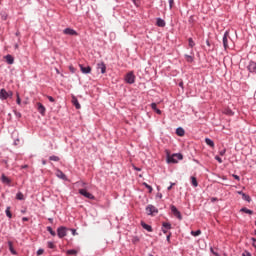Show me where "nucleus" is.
<instances>
[{
    "mask_svg": "<svg viewBox=\"0 0 256 256\" xmlns=\"http://www.w3.org/2000/svg\"><path fill=\"white\" fill-rule=\"evenodd\" d=\"M228 38H229V31H226L223 35V47H224V49H229Z\"/></svg>",
    "mask_w": 256,
    "mask_h": 256,
    "instance_id": "9",
    "label": "nucleus"
},
{
    "mask_svg": "<svg viewBox=\"0 0 256 256\" xmlns=\"http://www.w3.org/2000/svg\"><path fill=\"white\" fill-rule=\"evenodd\" d=\"M125 81L129 85H133V83H135V74H133V72H129L125 77Z\"/></svg>",
    "mask_w": 256,
    "mask_h": 256,
    "instance_id": "5",
    "label": "nucleus"
},
{
    "mask_svg": "<svg viewBox=\"0 0 256 256\" xmlns=\"http://www.w3.org/2000/svg\"><path fill=\"white\" fill-rule=\"evenodd\" d=\"M22 221H23V222L29 221V218H28V217H23V218H22Z\"/></svg>",
    "mask_w": 256,
    "mask_h": 256,
    "instance_id": "53",
    "label": "nucleus"
},
{
    "mask_svg": "<svg viewBox=\"0 0 256 256\" xmlns=\"http://www.w3.org/2000/svg\"><path fill=\"white\" fill-rule=\"evenodd\" d=\"M166 241H168V243L171 241V232L166 236Z\"/></svg>",
    "mask_w": 256,
    "mask_h": 256,
    "instance_id": "46",
    "label": "nucleus"
},
{
    "mask_svg": "<svg viewBox=\"0 0 256 256\" xmlns=\"http://www.w3.org/2000/svg\"><path fill=\"white\" fill-rule=\"evenodd\" d=\"M101 71L102 75H105L107 72V65H105V62H100L97 64V71Z\"/></svg>",
    "mask_w": 256,
    "mask_h": 256,
    "instance_id": "8",
    "label": "nucleus"
},
{
    "mask_svg": "<svg viewBox=\"0 0 256 256\" xmlns=\"http://www.w3.org/2000/svg\"><path fill=\"white\" fill-rule=\"evenodd\" d=\"M185 58H186V61H187L188 63H193V58H192V56H190V55H185Z\"/></svg>",
    "mask_w": 256,
    "mask_h": 256,
    "instance_id": "36",
    "label": "nucleus"
},
{
    "mask_svg": "<svg viewBox=\"0 0 256 256\" xmlns=\"http://www.w3.org/2000/svg\"><path fill=\"white\" fill-rule=\"evenodd\" d=\"M247 69H248L249 73H256V62L250 61L247 66Z\"/></svg>",
    "mask_w": 256,
    "mask_h": 256,
    "instance_id": "12",
    "label": "nucleus"
},
{
    "mask_svg": "<svg viewBox=\"0 0 256 256\" xmlns=\"http://www.w3.org/2000/svg\"><path fill=\"white\" fill-rule=\"evenodd\" d=\"M242 256H251V254L248 251H245L244 253H242Z\"/></svg>",
    "mask_w": 256,
    "mask_h": 256,
    "instance_id": "51",
    "label": "nucleus"
},
{
    "mask_svg": "<svg viewBox=\"0 0 256 256\" xmlns=\"http://www.w3.org/2000/svg\"><path fill=\"white\" fill-rule=\"evenodd\" d=\"M5 213H6V216H8L9 219H11L13 217V214L11 213V207L10 206H8L6 208Z\"/></svg>",
    "mask_w": 256,
    "mask_h": 256,
    "instance_id": "27",
    "label": "nucleus"
},
{
    "mask_svg": "<svg viewBox=\"0 0 256 256\" xmlns=\"http://www.w3.org/2000/svg\"><path fill=\"white\" fill-rule=\"evenodd\" d=\"M141 227H143V229L148 231V233H152L153 232V227H151V225L145 223L144 221H141Z\"/></svg>",
    "mask_w": 256,
    "mask_h": 256,
    "instance_id": "17",
    "label": "nucleus"
},
{
    "mask_svg": "<svg viewBox=\"0 0 256 256\" xmlns=\"http://www.w3.org/2000/svg\"><path fill=\"white\" fill-rule=\"evenodd\" d=\"M156 197H158V199H163V194L157 193V194H156Z\"/></svg>",
    "mask_w": 256,
    "mask_h": 256,
    "instance_id": "50",
    "label": "nucleus"
},
{
    "mask_svg": "<svg viewBox=\"0 0 256 256\" xmlns=\"http://www.w3.org/2000/svg\"><path fill=\"white\" fill-rule=\"evenodd\" d=\"M19 141V139H16L15 141H14V145H17V142Z\"/></svg>",
    "mask_w": 256,
    "mask_h": 256,
    "instance_id": "62",
    "label": "nucleus"
},
{
    "mask_svg": "<svg viewBox=\"0 0 256 256\" xmlns=\"http://www.w3.org/2000/svg\"><path fill=\"white\" fill-rule=\"evenodd\" d=\"M232 177H234L236 181H241V177H239L237 174H233Z\"/></svg>",
    "mask_w": 256,
    "mask_h": 256,
    "instance_id": "45",
    "label": "nucleus"
},
{
    "mask_svg": "<svg viewBox=\"0 0 256 256\" xmlns=\"http://www.w3.org/2000/svg\"><path fill=\"white\" fill-rule=\"evenodd\" d=\"M16 199H18V201H23L25 199V196L21 192H18L16 194Z\"/></svg>",
    "mask_w": 256,
    "mask_h": 256,
    "instance_id": "30",
    "label": "nucleus"
},
{
    "mask_svg": "<svg viewBox=\"0 0 256 256\" xmlns=\"http://www.w3.org/2000/svg\"><path fill=\"white\" fill-rule=\"evenodd\" d=\"M215 160L218 161V163H223V159L219 156H215Z\"/></svg>",
    "mask_w": 256,
    "mask_h": 256,
    "instance_id": "43",
    "label": "nucleus"
},
{
    "mask_svg": "<svg viewBox=\"0 0 256 256\" xmlns=\"http://www.w3.org/2000/svg\"><path fill=\"white\" fill-rule=\"evenodd\" d=\"M0 181L4 184V185H11V180L9 179V177H7L5 174H2Z\"/></svg>",
    "mask_w": 256,
    "mask_h": 256,
    "instance_id": "15",
    "label": "nucleus"
},
{
    "mask_svg": "<svg viewBox=\"0 0 256 256\" xmlns=\"http://www.w3.org/2000/svg\"><path fill=\"white\" fill-rule=\"evenodd\" d=\"M188 44H189V47H191L192 49L193 47H195V41H193V38L188 39Z\"/></svg>",
    "mask_w": 256,
    "mask_h": 256,
    "instance_id": "34",
    "label": "nucleus"
},
{
    "mask_svg": "<svg viewBox=\"0 0 256 256\" xmlns=\"http://www.w3.org/2000/svg\"><path fill=\"white\" fill-rule=\"evenodd\" d=\"M225 113H226V115H233V110L227 109V110L225 111Z\"/></svg>",
    "mask_w": 256,
    "mask_h": 256,
    "instance_id": "42",
    "label": "nucleus"
},
{
    "mask_svg": "<svg viewBox=\"0 0 256 256\" xmlns=\"http://www.w3.org/2000/svg\"><path fill=\"white\" fill-rule=\"evenodd\" d=\"M57 235L59 239H63V237H67V227L60 226L57 228Z\"/></svg>",
    "mask_w": 256,
    "mask_h": 256,
    "instance_id": "4",
    "label": "nucleus"
},
{
    "mask_svg": "<svg viewBox=\"0 0 256 256\" xmlns=\"http://www.w3.org/2000/svg\"><path fill=\"white\" fill-rule=\"evenodd\" d=\"M49 160L57 162V161H60V158H59V156L52 155V156L49 157Z\"/></svg>",
    "mask_w": 256,
    "mask_h": 256,
    "instance_id": "35",
    "label": "nucleus"
},
{
    "mask_svg": "<svg viewBox=\"0 0 256 256\" xmlns=\"http://www.w3.org/2000/svg\"><path fill=\"white\" fill-rule=\"evenodd\" d=\"M168 231H169L168 229H165L164 227H162V232H163V233L166 234Z\"/></svg>",
    "mask_w": 256,
    "mask_h": 256,
    "instance_id": "52",
    "label": "nucleus"
},
{
    "mask_svg": "<svg viewBox=\"0 0 256 256\" xmlns=\"http://www.w3.org/2000/svg\"><path fill=\"white\" fill-rule=\"evenodd\" d=\"M5 59L8 65H13V63H15V58L10 54L6 55Z\"/></svg>",
    "mask_w": 256,
    "mask_h": 256,
    "instance_id": "18",
    "label": "nucleus"
},
{
    "mask_svg": "<svg viewBox=\"0 0 256 256\" xmlns=\"http://www.w3.org/2000/svg\"><path fill=\"white\" fill-rule=\"evenodd\" d=\"M205 143L209 147H212V148L215 147V142H213V140H211L210 138H205Z\"/></svg>",
    "mask_w": 256,
    "mask_h": 256,
    "instance_id": "24",
    "label": "nucleus"
},
{
    "mask_svg": "<svg viewBox=\"0 0 256 256\" xmlns=\"http://www.w3.org/2000/svg\"><path fill=\"white\" fill-rule=\"evenodd\" d=\"M156 25L158 27H165V25H166L165 20H163L162 18H157L156 19Z\"/></svg>",
    "mask_w": 256,
    "mask_h": 256,
    "instance_id": "23",
    "label": "nucleus"
},
{
    "mask_svg": "<svg viewBox=\"0 0 256 256\" xmlns=\"http://www.w3.org/2000/svg\"><path fill=\"white\" fill-rule=\"evenodd\" d=\"M15 35H16V37H19V35H21V32L17 31V32L15 33Z\"/></svg>",
    "mask_w": 256,
    "mask_h": 256,
    "instance_id": "55",
    "label": "nucleus"
},
{
    "mask_svg": "<svg viewBox=\"0 0 256 256\" xmlns=\"http://www.w3.org/2000/svg\"><path fill=\"white\" fill-rule=\"evenodd\" d=\"M48 221H49L50 223H53V218H48Z\"/></svg>",
    "mask_w": 256,
    "mask_h": 256,
    "instance_id": "59",
    "label": "nucleus"
},
{
    "mask_svg": "<svg viewBox=\"0 0 256 256\" xmlns=\"http://www.w3.org/2000/svg\"><path fill=\"white\" fill-rule=\"evenodd\" d=\"M251 240L253 241V243H252L253 247H255V249H256V238H251Z\"/></svg>",
    "mask_w": 256,
    "mask_h": 256,
    "instance_id": "48",
    "label": "nucleus"
},
{
    "mask_svg": "<svg viewBox=\"0 0 256 256\" xmlns=\"http://www.w3.org/2000/svg\"><path fill=\"white\" fill-rule=\"evenodd\" d=\"M42 165H47V160H42Z\"/></svg>",
    "mask_w": 256,
    "mask_h": 256,
    "instance_id": "56",
    "label": "nucleus"
},
{
    "mask_svg": "<svg viewBox=\"0 0 256 256\" xmlns=\"http://www.w3.org/2000/svg\"><path fill=\"white\" fill-rule=\"evenodd\" d=\"M79 67L84 75H89V73H91V66H84L83 64H79Z\"/></svg>",
    "mask_w": 256,
    "mask_h": 256,
    "instance_id": "10",
    "label": "nucleus"
},
{
    "mask_svg": "<svg viewBox=\"0 0 256 256\" xmlns=\"http://www.w3.org/2000/svg\"><path fill=\"white\" fill-rule=\"evenodd\" d=\"M135 170H136V171H141V169H140V168H135Z\"/></svg>",
    "mask_w": 256,
    "mask_h": 256,
    "instance_id": "64",
    "label": "nucleus"
},
{
    "mask_svg": "<svg viewBox=\"0 0 256 256\" xmlns=\"http://www.w3.org/2000/svg\"><path fill=\"white\" fill-rule=\"evenodd\" d=\"M242 213H247L248 215H253V210H249L248 208H241L240 210Z\"/></svg>",
    "mask_w": 256,
    "mask_h": 256,
    "instance_id": "26",
    "label": "nucleus"
},
{
    "mask_svg": "<svg viewBox=\"0 0 256 256\" xmlns=\"http://www.w3.org/2000/svg\"><path fill=\"white\" fill-rule=\"evenodd\" d=\"M47 99L50 101V103H55V98H53V96H47Z\"/></svg>",
    "mask_w": 256,
    "mask_h": 256,
    "instance_id": "40",
    "label": "nucleus"
},
{
    "mask_svg": "<svg viewBox=\"0 0 256 256\" xmlns=\"http://www.w3.org/2000/svg\"><path fill=\"white\" fill-rule=\"evenodd\" d=\"M162 227L164 229H167L168 231H170V229H173V226H171V223H169V222H163Z\"/></svg>",
    "mask_w": 256,
    "mask_h": 256,
    "instance_id": "25",
    "label": "nucleus"
},
{
    "mask_svg": "<svg viewBox=\"0 0 256 256\" xmlns=\"http://www.w3.org/2000/svg\"><path fill=\"white\" fill-rule=\"evenodd\" d=\"M170 9H173V5L175 3V0H168Z\"/></svg>",
    "mask_w": 256,
    "mask_h": 256,
    "instance_id": "38",
    "label": "nucleus"
},
{
    "mask_svg": "<svg viewBox=\"0 0 256 256\" xmlns=\"http://www.w3.org/2000/svg\"><path fill=\"white\" fill-rule=\"evenodd\" d=\"M206 44L208 47H211V43L209 42V40L206 41Z\"/></svg>",
    "mask_w": 256,
    "mask_h": 256,
    "instance_id": "57",
    "label": "nucleus"
},
{
    "mask_svg": "<svg viewBox=\"0 0 256 256\" xmlns=\"http://www.w3.org/2000/svg\"><path fill=\"white\" fill-rule=\"evenodd\" d=\"M70 231H71L72 235H74V236H75V235H78L76 229H73V228H72V229H70Z\"/></svg>",
    "mask_w": 256,
    "mask_h": 256,
    "instance_id": "47",
    "label": "nucleus"
},
{
    "mask_svg": "<svg viewBox=\"0 0 256 256\" xmlns=\"http://www.w3.org/2000/svg\"><path fill=\"white\" fill-rule=\"evenodd\" d=\"M191 235H193V237H199V235H201V230L191 231Z\"/></svg>",
    "mask_w": 256,
    "mask_h": 256,
    "instance_id": "32",
    "label": "nucleus"
},
{
    "mask_svg": "<svg viewBox=\"0 0 256 256\" xmlns=\"http://www.w3.org/2000/svg\"><path fill=\"white\" fill-rule=\"evenodd\" d=\"M182 159H183V154L181 153H176V154H173L172 156L168 155L167 163H178L179 161H182Z\"/></svg>",
    "mask_w": 256,
    "mask_h": 256,
    "instance_id": "1",
    "label": "nucleus"
},
{
    "mask_svg": "<svg viewBox=\"0 0 256 256\" xmlns=\"http://www.w3.org/2000/svg\"><path fill=\"white\" fill-rule=\"evenodd\" d=\"M67 255H77V250L75 249H70V250H67Z\"/></svg>",
    "mask_w": 256,
    "mask_h": 256,
    "instance_id": "33",
    "label": "nucleus"
},
{
    "mask_svg": "<svg viewBox=\"0 0 256 256\" xmlns=\"http://www.w3.org/2000/svg\"><path fill=\"white\" fill-rule=\"evenodd\" d=\"M176 135H178V137H183L185 136V129H183V127H178L176 129Z\"/></svg>",
    "mask_w": 256,
    "mask_h": 256,
    "instance_id": "19",
    "label": "nucleus"
},
{
    "mask_svg": "<svg viewBox=\"0 0 256 256\" xmlns=\"http://www.w3.org/2000/svg\"><path fill=\"white\" fill-rule=\"evenodd\" d=\"M78 193L82 195L83 197H86V199H90L91 201H95V196L88 192L86 189H79Z\"/></svg>",
    "mask_w": 256,
    "mask_h": 256,
    "instance_id": "2",
    "label": "nucleus"
},
{
    "mask_svg": "<svg viewBox=\"0 0 256 256\" xmlns=\"http://www.w3.org/2000/svg\"><path fill=\"white\" fill-rule=\"evenodd\" d=\"M15 49H19V44L14 45Z\"/></svg>",
    "mask_w": 256,
    "mask_h": 256,
    "instance_id": "60",
    "label": "nucleus"
},
{
    "mask_svg": "<svg viewBox=\"0 0 256 256\" xmlns=\"http://www.w3.org/2000/svg\"><path fill=\"white\" fill-rule=\"evenodd\" d=\"M193 187H198L199 183L197 182V178L195 176L191 177Z\"/></svg>",
    "mask_w": 256,
    "mask_h": 256,
    "instance_id": "28",
    "label": "nucleus"
},
{
    "mask_svg": "<svg viewBox=\"0 0 256 256\" xmlns=\"http://www.w3.org/2000/svg\"><path fill=\"white\" fill-rule=\"evenodd\" d=\"M63 33L64 35H70L71 37H77V35H79L73 28H66L63 30Z\"/></svg>",
    "mask_w": 256,
    "mask_h": 256,
    "instance_id": "7",
    "label": "nucleus"
},
{
    "mask_svg": "<svg viewBox=\"0 0 256 256\" xmlns=\"http://www.w3.org/2000/svg\"><path fill=\"white\" fill-rule=\"evenodd\" d=\"M69 70H70L72 73H75V71H76L75 67H73V66H69Z\"/></svg>",
    "mask_w": 256,
    "mask_h": 256,
    "instance_id": "49",
    "label": "nucleus"
},
{
    "mask_svg": "<svg viewBox=\"0 0 256 256\" xmlns=\"http://www.w3.org/2000/svg\"><path fill=\"white\" fill-rule=\"evenodd\" d=\"M237 193H238V195L242 196V199L244 201H247V203H251V196L245 194V192H243V191H238Z\"/></svg>",
    "mask_w": 256,
    "mask_h": 256,
    "instance_id": "14",
    "label": "nucleus"
},
{
    "mask_svg": "<svg viewBox=\"0 0 256 256\" xmlns=\"http://www.w3.org/2000/svg\"><path fill=\"white\" fill-rule=\"evenodd\" d=\"M146 211H147L148 215H154V214L159 213V209H157V207H155L151 204L146 207Z\"/></svg>",
    "mask_w": 256,
    "mask_h": 256,
    "instance_id": "6",
    "label": "nucleus"
},
{
    "mask_svg": "<svg viewBox=\"0 0 256 256\" xmlns=\"http://www.w3.org/2000/svg\"><path fill=\"white\" fill-rule=\"evenodd\" d=\"M225 153H227V149H223L219 152V155H221V157H223V155H225Z\"/></svg>",
    "mask_w": 256,
    "mask_h": 256,
    "instance_id": "44",
    "label": "nucleus"
},
{
    "mask_svg": "<svg viewBox=\"0 0 256 256\" xmlns=\"http://www.w3.org/2000/svg\"><path fill=\"white\" fill-rule=\"evenodd\" d=\"M151 109L153 111H155V113H157V115H161V110L159 108H157V103L153 102L151 103Z\"/></svg>",
    "mask_w": 256,
    "mask_h": 256,
    "instance_id": "20",
    "label": "nucleus"
},
{
    "mask_svg": "<svg viewBox=\"0 0 256 256\" xmlns=\"http://www.w3.org/2000/svg\"><path fill=\"white\" fill-rule=\"evenodd\" d=\"M8 247H9V251H10V253H12V255H17V251L13 247V242L12 241H8Z\"/></svg>",
    "mask_w": 256,
    "mask_h": 256,
    "instance_id": "21",
    "label": "nucleus"
},
{
    "mask_svg": "<svg viewBox=\"0 0 256 256\" xmlns=\"http://www.w3.org/2000/svg\"><path fill=\"white\" fill-rule=\"evenodd\" d=\"M170 209L174 217H176V219H179V221H183V216L181 215V212L177 209L175 205H171Z\"/></svg>",
    "mask_w": 256,
    "mask_h": 256,
    "instance_id": "3",
    "label": "nucleus"
},
{
    "mask_svg": "<svg viewBox=\"0 0 256 256\" xmlns=\"http://www.w3.org/2000/svg\"><path fill=\"white\" fill-rule=\"evenodd\" d=\"M179 87H183V82H180V83H179Z\"/></svg>",
    "mask_w": 256,
    "mask_h": 256,
    "instance_id": "63",
    "label": "nucleus"
},
{
    "mask_svg": "<svg viewBox=\"0 0 256 256\" xmlns=\"http://www.w3.org/2000/svg\"><path fill=\"white\" fill-rule=\"evenodd\" d=\"M37 111L40 113V115L45 116V112L47 109L40 103H37Z\"/></svg>",
    "mask_w": 256,
    "mask_h": 256,
    "instance_id": "13",
    "label": "nucleus"
},
{
    "mask_svg": "<svg viewBox=\"0 0 256 256\" xmlns=\"http://www.w3.org/2000/svg\"><path fill=\"white\" fill-rule=\"evenodd\" d=\"M8 95H9V97H13V92H12V91H9V92H8Z\"/></svg>",
    "mask_w": 256,
    "mask_h": 256,
    "instance_id": "54",
    "label": "nucleus"
},
{
    "mask_svg": "<svg viewBox=\"0 0 256 256\" xmlns=\"http://www.w3.org/2000/svg\"><path fill=\"white\" fill-rule=\"evenodd\" d=\"M43 253H45V250H43L42 248L38 249L37 255H43Z\"/></svg>",
    "mask_w": 256,
    "mask_h": 256,
    "instance_id": "41",
    "label": "nucleus"
},
{
    "mask_svg": "<svg viewBox=\"0 0 256 256\" xmlns=\"http://www.w3.org/2000/svg\"><path fill=\"white\" fill-rule=\"evenodd\" d=\"M16 103L17 105H21V97H19V93H17Z\"/></svg>",
    "mask_w": 256,
    "mask_h": 256,
    "instance_id": "39",
    "label": "nucleus"
},
{
    "mask_svg": "<svg viewBox=\"0 0 256 256\" xmlns=\"http://www.w3.org/2000/svg\"><path fill=\"white\" fill-rule=\"evenodd\" d=\"M72 103L76 109H81V104H79V100H77V97L73 96L72 97Z\"/></svg>",
    "mask_w": 256,
    "mask_h": 256,
    "instance_id": "22",
    "label": "nucleus"
},
{
    "mask_svg": "<svg viewBox=\"0 0 256 256\" xmlns=\"http://www.w3.org/2000/svg\"><path fill=\"white\" fill-rule=\"evenodd\" d=\"M49 249H55V244L53 242H48Z\"/></svg>",
    "mask_w": 256,
    "mask_h": 256,
    "instance_id": "37",
    "label": "nucleus"
},
{
    "mask_svg": "<svg viewBox=\"0 0 256 256\" xmlns=\"http://www.w3.org/2000/svg\"><path fill=\"white\" fill-rule=\"evenodd\" d=\"M171 189H173V185H170V186L167 188L168 191H171Z\"/></svg>",
    "mask_w": 256,
    "mask_h": 256,
    "instance_id": "58",
    "label": "nucleus"
},
{
    "mask_svg": "<svg viewBox=\"0 0 256 256\" xmlns=\"http://www.w3.org/2000/svg\"><path fill=\"white\" fill-rule=\"evenodd\" d=\"M46 229L50 233V235H52V237H55V235H57V233L53 230L51 226H48Z\"/></svg>",
    "mask_w": 256,
    "mask_h": 256,
    "instance_id": "29",
    "label": "nucleus"
},
{
    "mask_svg": "<svg viewBox=\"0 0 256 256\" xmlns=\"http://www.w3.org/2000/svg\"><path fill=\"white\" fill-rule=\"evenodd\" d=\"M0 99H1V101H5V100L9 99V93L7 92V90H5V88H2L0 90Z\"/></svg>",
    "mask_w": 256,
    "mask_h": 256,
    "instance_id": "11",
    "label": "nucleus"
},
{
    "mask_svg": "<svg viewBox=\"0 0 256 256\" xmlns=\"http://www.w3.org/2000/svg\"><path fill=\"white\" fill-rule=\"evenodd\" d=\"M16 117H21V113H16Z\"/></svg>",
    "mask_w": 256,
    "mask_h": 256,
    "instance_id": "61",
    "label": "nucleus"
},
{
    "mask_svg": "<svg viewBox=\"0 0 256 256\" xmlns=\"http://www.w3.org/2000/svg\"><path fill=\"white\" fill-rule=\"evenodd\" d=\"M56 176L58 177V179H62L63 181H67V175H65V173H63V171H61L59 169L56 171Z\"/></svg>",
    "mask_w": 256,
    "mask_h": 256,
    "instance_id": "16",
    "label": "nucleus"
},
{
    "mask_svg": "<svg viewBox=\"0 0 256 256\" xmlns=\"http://www.w3.org/2000/svg\"><path fill=\"white\" fill-rule=\"evenodd\" d=\"M143 185L147 190H149V193H153V187H151V185L147 184V182H144Z\"/></svg>",
    "mask_w": 256,
    "mask_h": 256,
    "instance_id": "31",
    "label": "nucleus"
}]
</instances>
